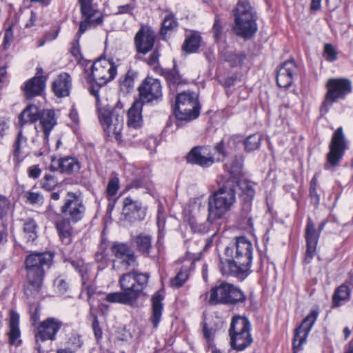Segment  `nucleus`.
Wrapping results in <instances>:
<instances>
[{
	"label": "nucleus",
	"instance_id": "b1692460",
	"mask_svg": "<svg viewBox=\"0 0 353 353\" xmlns=\"http://www.w3.org/2000/svg\"><path fill=\"white\" fill-rule=\"evenodd\" d=\"M50 170H59L62 173L77 172L80 169V163L77 159L73 157H65L63 158L56 159L52 157Z\"/></svg>",
	"mask_w": 353,
	"mask_h": 353
},
{
	"label": "nucleus",
	"instance_id": "a18cd8bd",
	"mask_svg": "<svg viewBox=\"0 0 353 353\" xmlns=\"http://www.w3.org/2000/svg\"><path fill=\"white\" fill-rule=\"evenodd\" d=\"M262 140V135L261 134H253L248 136L244 141L245 150L248 152H252L257 150Z\"/></svg>",
	"mask_w": 353,
	"mask_h": 353
},
{
	"label": "nucleus",
	"instance_id": "774afa93",
	"mask_svg": "<svg viewBox=\"0 0 353 353\" xmlns=\"http://www.w3.org/2000/svg\"><path fill=\"white\" fill-rule=\"evenodd\" d=\"M92 327L95 336L97 339L100 338L101 336L102 332L99 327V323L97 317H94V319L92 322Z\"/></svg>",
	"mask_w": 353,
	"mask_h": 353
},
{
	"label": "nucleus",
	"instance_id": "6e6d98bb",
	"mask_svg": "<svg viewBox=\"0 0 353 353\" xmlns=\"http://www.w3.org/2000/svg\"><path fill=\"white\" fill-rule=\"evenodd\" d=\"M119 188V180L117 177H114L111 179L107 186V194L108 196H114Z\"/></svg>",
	"mask_w": 353,
	"mask_h": 353
},
{
	"label": "nucleus",
	"instance_id": "69168bd1",
	"mask_svg": "<svg viewBox=\"0 0 353 353\" xmlns=\"http://www.w3.org/2000/svg\"><path fill=\"white\" fill-rule=\"evenodd\" d=\"M13 37H14L13 28H12V26L11 25L5 31L4 38H3V43L5 45L10 43L12 41Z\"/></svg>",
	"mask_w": 353,
	"mask_h": 353
},
{
	"label": "nucleus",
	"instance_id": "bb28decb",
	"mask_svg": "<svg viewBox=\"0 0 353 353\" xmlns=\"http://www.w3.org/2000/svg\"><path fill=\"white\" fill-rule=\"evenodd\" d=\"M39 119L43 132V143L47 146L48 137L52 130L57 125L55 112L52 110H43L41 112Z\"/></svg>",
	"mask_w": 353,
	"mask_h": 353
},
{
	"label": "nucleus",
	"instance_id": "49530a36",
	"mask_svg": "<svg viewBox=\"0 0 353 353\" xmlns=\"http://www.w3.org/2000/svg\"><path fill=\"white\" fill-rule=\"evenodd\" d=\"M178 26V22L172 14H167L163 21L161 34L165 35L169 31L174 30Z\"/></svg>",
	"mask_w": 353,
	"mask_h": 353
},
{
	"label": "nucleus",
	"instance_id": "3c124183",
	"mask_svg": "<svg viewBox=\"0 0 353 353\" xmlns=\"http://www.w3.org/2000/svg\"><path fill=\"white\" fill-rule=\"evenodd\" d=\"M26 202L32 205H42L44 199L43 195L40 192H34L28 191L25 193L24 195Z\"/></svg>",
	"mask_w": 353,
	"mask_h": 353
},
{
	"label": "nucleus",
	"instance_id": "5fc2aeb1",
	"mask_svg": "<svg viewBox=\"0 0 353 353\" xmlns=\"http://www.w3.org/2000/svg\"><path fill=\"white\" fill-rule=\"evenodd\" d=\"M323 56L328 61L332 62L337 58L336 52L332 45L327 43L324 46Z\"/></svg>",
	"mask_w": 353,
	"mask_h": 353
},
{
	"label": "nucleus",
	"instance_id": "f704fd0d",
	"mask_svg": "<svg viewBox=\"0 0 353 353\" xmlns=\"http://www.w3.org/2000/svg\"><path fill=\"white\" fill-rule=\"evenodd\" d=\"M119 284L123 292L131 294L136 302L139 296V290L136 288L133 272L123 274L119 279Z\"/></svg>",
	"mask_w": 353,
	"mask_h": 353
},
{
	"label": "nucleus",
	"instance_id": "864d4df0",
	"mask_svg": "<svg viewBox=\"0 0 353 353\" xmlns=\"http://www.w3.org/2000/svg\"><path fill=\"white\" fill-rule=\"evenodd\" d=\"M58 181L52 174H46L41 181L42 188L50 191L57 186Z\"/></svg>",
	"mask_w": 353,
	"mask_h": 353
},
{
	"label": "nucleus",
	"instance_id": "4468645a",
	"mask_svg": "<svg viewBox=\"0 0 353 353\" xmlns=\"http://www.w3.org/2000/svg\"><path fill=\"white\" fill-rule=\"evenodd\" d=\"M38 132L39 131L36 125H29L21 127L14 144V156L17 161H20L19 159L21 154L26 152V149L28 146L27 143L28 139H30L32 143H36V137Z\"/></svg>",
	"mask_w": 353,
	"mask_h": 353
},
{
	"label": "nucleus",
	"instance_id": "f03ea898",
	"mask_svg": "<svg viewBox=\"0 0 353 353\" xmlns=\"http://www.w3.org/2000/svg\"><path fill=\"white\" fill-rule=\"evenodd\" d=\"M235 185L230 181L208 198V221L212 223L229 212L236 201Z\"/></svg>",
	"mask_w": 353,
	"mask_h": 353
},
{
	"label": "nucleus",
	"instance_id": "79ce46f5",
	"mask_svg": "<svg viewBox=\"0 0 353 353\" xmlns=\"http://www.w3.org/2000/svg\"><path fill=\"white\" fill-rule=\"evenodd\" d=\"M244 293L237 287L229 284L228 294H227L226 304L235 305L245 301Z\"/></svg>",
	"mask_w": 353,
	"mask_h": 353
},
{
	"label": "nucleus",
	"instance_id": "7ed1b4c3",
	"mask_svg": "<svg viewBox=\"0 0 353 353\" xmlns=\"http://www.w3.org/2000/svg\"><path fill=\"white\" fill-rule=\"evenodd\" d=\"M90 92L96 98L99 119L105 134L108 137L119 141L123 128V111L112 109L108 105L100 107L99 90L92 88Z\"/></svg>",
	"mask_w": 353,
	"mask_h": 353
},
{
	"label": "nucleus",
	"instance_id": "4c0bfd02",
	"mask_svg": "<svg viewBox=\"0 0 353 353\" xmlns=\"http://www.w3.org/2000/svg\"><path fill=\"white\" fill-rule=\"evenodd\" d=\"M132 243L144 256H148L152 250V236L148 234H140L133 237Z\"/></svg>",
	"mask_w": 353,
	"mask_h": 353
},
{
	"label": "nucleus",
	"instance_id": "2eb2a0df",
	"mask_svg": "<svg viewBox=\"0 0 353 353\" xmlns=\"http://www.w3.org/2000/svg\"><path fill=\"white\" fill-rule=\"evenodd\" d=\"M325 223H322L319 226V231L315 229V225L311 219H307L305 228V238L306 241V251L304 261L310 263L313 259L316 252V245L320 236L321 230L323 229Z\"/></svg>",
	"mask_w": 353,
	"mask_h": 353
},
{
	"label": "nucleus",
	"instance_id": "603ef678",
	"mask_svg": "<svg viewBox=\"0 0 353 353\" xmlns=\"http://www.w3.org/2000/svg\"><path fill=\"white\" fill-rule=\"evenodd\" d=\"M188 279V272L187 270H181L176 276L170 281V285L175 288L181 287Z\"/></svg>",
	"mask_w": 353,
	"mask_h": 353
},
{
	"label": "nucleus",
	"instance_id": "c756f323",
	"mask_svg": "<svg viewBox=\"0 0 353 353\" xmlns=\"http://www.w3.org/2000/svg\"><path fill=\"white\" fill-rule=\"evenodd\" d=\"M143 102L136 100L128 112L127 125L130 128L138 129L143 123L142 119Z\"/></svg>",
	"mask_w": 353,
	"mask_h": 353
},
{
	"label": "nucleus",
	"instance_id": "39448f33",
	"mask_svg": "<svg viewBox=\"0 0 353 353\" xmlns=\"http://www.w3.org/2000/svg\"><path fill=\"white\" fill-rule=\"evenodd\" d=\"M326 93L320 108L322 115L327 114L332 105L341 100L352 92V83L347 79L331 78L326 83Z\"/></svg>",
	"mask_w": 353,
	"mask_h": 353
},
{
	"label": "nucleus",
	"instance_id": "ddd939ff",
	"mask_svg": "<svg viewBox=\"0 0 353 353\" xmlns=\"http://www.w3.org/2000/svg\"><path fill=\"white\" fill-rule=\"evenodd\" d=\"M111 251L123 270H134L138 266L134 251L126 243L115 242L111 247Z\"/></svg>",
	"mask_w": 353,
	"mask_h": 353
},
{
	"label": "nucleus",
	"instance_id": "bf43d9fd",
	"mask_svg": "<svg viewBox=\"0 0 353 353\" xmlns=\"http://www.w3.org/2000/svg\"><path fill=\"white\" fill-rule=\"evenodd\" d=\"M54 285L59 294L65 293L68 288V283L60 277L54 280Z\"/></svg>",
	"mask_w": 353,
	"mask_h": 353
},
{
	"label": "nucleus",
	"instance_id": "20e7f679",
	"mask_svg": "<svg viewBox=\"0 0 353 353\" xmlns=\"http://www.w3.org/2000/svg\"><path fill=\"white\" fill-rule=\"evenodd\" d=\"M233 14L235 34L245 39L252 38L258 30L257 16L254 8L248 1H240L234 9Z\"/></svg>",
	"mask_w": 353,
	"mask_h": 353
},
{
	"label": "nucleus",
	"instance_id": "4d7b16f0",
	"mask_svg": "<svg viewBox=\"0 0 353 353\" xmlns=\"http://www.w3.org/2000/svg\"><path fill=\"white\" fill-rule=\"evenodd\" d=\"M216 330L214 327H208V326L205 324L203 328V332L205 339L208 341V345H211L212 342L214 340V336L216 334Z\"/></svg>",
	"mask_w": 353,
	"mask_h": 353
},
{
	"label": "nucleus",
	"instance_id": "7c9ffc66",
	"mask_svg": "<svg viewBox=\"0 0 353 353\" xmlns=\"http://www.w3.org/2000/svg\"><path fill=\"white\" fill-rule=\"evenodd\" d=\"M199 208V205L194 204L192 210L185 209L184 211V219L189 223L193 232L205 233L208 230V228L205 224L199 222L198 216L195 212V210Z\"/></svg>",
	"mask_w": 353,
	"mask_h": 353
},
{
	"label": "nucleus",
	"instance_id": "e2e57ef3",
	"mask_svg": "<svg viewBox=\"0 0 353 353\" xmlns=\"http://www.w3.org/2000/svg\"><path fill=\"white\" fill-rule=\"evenodd\" d=\"M212 31L214 33V37L215 38V40L218 41V39L220 38V36H221V26L220 20L217 17H216V19H215V21H214V23L213 25V28H212Z\"/></svg>",
	"mask_w": 353,
	"mask_h": 353
},
{
	"label": "nucleus",
	"instance_id": "2f4dec72",
	"mask_svg": "<svg viewBox=\"0 0 353 353\" xmlns=\"http://www.w3.org/2000/svg\"><path fill=\"white\" fill-rule=\"evenodd\" d=\"M71 220L68 217L62 218L55 222L59 238L64 244H69L72 241V227Z\"/></svg>",
	"mask_w": 353,
	"mask_h": 353
},
{
	"label": "nucleus",
	"instance_id": "37998d69",
	"mask_svg": "<svg viewBox=\"0 0 353 353\" xmlns=\"http://www.w3.org/2000/svg\"><path fill=\"white\" fill-rule=\"evenodd\" d=\"M201 36L197 32H192L185 40L183 50L188 53L195 52L199 48Z\"/></svg>",
	"mask_w": 353,
	"mask_h": 353
},
{
	"label": "nucleus",
	"instance_id": "052dcab7",
	"mask_svg": "<svg viewBox=\"0 0 353 353\" xmlns=\"http://www.w3.org/2000/svg\"><path fill=\"white\" fill-rule=\"evenodd\" d=\"M9 201L8 200L0 195V218L5 216L9 209Z\"/></svg>",
	"mask_w": 353,
	"mask_h": 353
},
{
	"label": "nucleus",
	"instance_id": "680f3d73",
	"mask_svg": "<svg viewBox=\"0 0 353 353\" xmlns=\"http://www.w3.org/2000/svg\"><path fill=\"white\" fill-rule=\"evenodd\" d=\"M143 187H146L144 180L141 179H135L126 186V189L130 190L132 188H140Z\"/></svg>",
	"mask_w": 353,
	"mask_h": 353
},
{
	"label": "nucleus",
	"instance_id": "0e129e2a",
	"mask_svg": "<svg viewBox=\"0 0 353 353\" xmlns=\"http://www.w3.org/2000/svg\"><path fill=\"white\" fill-rule=\"evenodd\" d=\"M133 6L132 4H125L123 6H118L117 11L116 14H131L133 10Z\"/></svg>",
	"mask_w": 353,
	"mask_h": 353
},
{
	"label": "nucleus",
	"instance_id": "393cba45",
	"mask_svg": "<svg viewBox=\"0 0 353 353\" xmlns=\"http://www.w3.org/2000/svg\"><path fill=\"white\" fill-rule=\"evenodd\" d=\"M236 186L240 190L239 197L243 202V209L248 212L250 210L251 203L255 196V183L245 179L237 182Z\"/></svg>",
	"mask_w": 353,
	"mask_h": 353
},
{
	"label": "nucleus",
	"instance_id": "338daca9",
	"mask_svg": "<svg viewBox=\"0 0 353 353\" xmlns=\"http://www.w3.org/2000/svg\"><path fill=\"white\" fill-rule=\"evenodd\" d=\"M57 37V32L52 33V34H46L43 39L38 41L37 47H42L44 44L48 42L55 39Z\"/></svg>",
	"mask_w": 353,
	"mask_h": 353
},
{
	"label": "nucleus",
	"instance_id": "a878e982",
	"mask_svg": "<svg viewBox=\"0 0 353 353\" xmlns=\"http://www.w3.org/2000/svg\"><path fill=\"white\" fill-rule=\"evenodd\" d=\"M229 283H222L212 288L210 292L205 293L201 297L207 301L210 305L226 304Z\"/></svg>",
	"mask_w": 353,
	"mask_h": 353
},
{
	"label": "nucleus",
	"instance_id": "412c9836",
	"mask_svg": "<svg viewBox=\"0 0 353 353\" xmlns=\"http://www.w3.org/2000/svg\"><path fill=\"white\" fill-rule=\"evenodd\" d=\"M189 163L196 164L201 167H209L214 162V158L209 147L197 146L192 149L187 156Z\"/></svg>",
	"mask_w": 353,
	"mask_h": 353
},
{
	"label": "nucleus",
	"instance_id": "9b49d317",
	"mask_svg": "<svg viewBox=\"0 0 353 353\" xmlns=\"http://www.w3.org/2000/svg\"><path fill=\"white\" fill-rule=\"evenodd\" d=\"M116 74L117 67L112 61L105 58L99 59L92 65V78L100 87L112 81Z\"/></svg>",
	"mask_w": 353,
	"mask_h": 353
},
{
	"label": "nucleus",
	"instance_id": "f3484780",
	"mask_svg": "<svg viewBox=\"0 0 353 353\" xmlns=\"http://www.w3.org/2000/svg\"><path fill=\"white\" fill-rule=\"evenodd\" d=\"M61 326L62 322L59 319L53 317L46 319L37 327L35 334L37 342L55 340L56 335Z\"/></svg>",
	"mask_w": 353,
	"mask_h": 353
},
{
	"label": "nucleus",
	"instance_id": "72a5a7b5",
	"mask_svg": "<svg viewBox=\"0 0 353 353\" xmlns=\"http://www.w3.org/2000/svg\"><path fill=\"white\" fill-rule=\"evenodd\" d=\"M19 314L14 311H10V318H9V328L10 331L8 332L9 336V342L11 345H16L17 342H20V340H18L21 336V332L19 330Z\"/></svg>",
	"mask_w": 353,
	"mask_h": 353
},
{
	"label": "nucleus",
	"instance_id": "a19ab883",
	"mask_svg": "<svg viewBox=\"0 0 353 353\" xmlns=\"http://www.w3.org/2000/svg\"><path fill=\"white\" fill-rule=\"evenodd\" d=\"M28 283L24 288V293L27 297H37L39 295L41 289L43 279H27Z\"/></svg>",
	"mask_w": 353,
	"mask_h": 353
},
{
	"label": "nucleus",
	"instance_id": "473e14b6",
	"mask_svg": "<svg viewBox=\"0 0 353 353\" xmlns=\"http://www.w3.org/2000/svg\"><path fill=\"white\" fill-rule=\"evenodd\" d=\"M40 114L41 112L37 105H28L19 117L21 127L28 126L29 125H34L33 123L39 120Z\"/></svg>",
	"mask_w": 353,
	"mask_h": 353
},
{
	"label": "nucleus",
	"instance_id": "cd10ccee",
	"mask_svg": "<svg viewBox=\"0 0 353 353\" xmlns=\"http://www.w3.org/2000/svg\"><path fill=\"white\" fill-rule=\"evenodd\" d=\"M71 87L72 79L66 72L61 73L52 83V90L58 97L68 96Z\"/></svg>",
	"mask_w": 353,
	"mask_h": 353
},
{
	"label": "nucleus",
	"instance_id": "ea45409f",
	"mask_svg": "<svg viewBox=\"0 0 353 353\" xmlns=\"http://www.w3.org/2000/svg\"><path fill=\"white\" fill-rule=\"evenodd\" d=\"M221 54L225 61L228 62L232 67L241 65L246 58L244 53H236L232 50H225L221 52Z\"/></svg>",
	"mask_w": 353,
	"mask_h": 353
},
{
	"label": "nucleus",
	"instance_id": "de8ad7c7",
	"mask_svg": "<svg viewBox=\"0 0 353 353\" xmlns=\"http://www.w3.org/2000/svg\"><path fill=\"white\" fill-rule=\"evenodd\" d=\"M37 225L33 219H28L23 225V231L27 235V239L29 241H34L37 237Z\"/></svg>",
	"mask_w": 353,
	"mask_h": 353
},
{
	"label": "nucleus",
	"instance_id": "09e8293b",
	"mask_svg": "<svg viewBox=\"0 0 353 353\" xmlns=\"http://www.w3.org/2000/svg\"><path fill=\"white\" fill-rule=\"evenodd\" d=\"M132 272L134 278V283H136L137 289L139 290L140 295L142 291L148 285L150 275L148 273H138L135 272Z\"/></svg>",
	"mask_w": 353,
	"mask_h": 353
},
{
	"label": "nucleus",
	"instance_id": "0eeeda50",
	"mask_svg": "<svg viewBox=\"0 0 353 353\" xmlns=\"http://www.w3.org/2000/svg\"><path fill=\"white\" fill-rule=\"evenodd\" d=\"M175 105L174 112L180 120L191 121L200 114L199 97L196 92L185 91L179 93Z\"/></svg>",
	"mask_w": 353,
	"mask_h": 353
},
{
	"label": "nucleus",
	"instance_id": "aec40b11",
	"mask_svg": "<svg viewBox=\"0 0 353 353\" xmlns=\"http://www.w3.org/2000/svg\"><path fill=\"white\" fill-rule=\"evenodd\" d=\"M154 32L148 27H141L136 34L134 43L138 52L145 54L153 48Z\"/></svg>",
	"mask_w": 353,
	"mask_h": 353
},
{
	"label": "nucleus",
	"instance_id": "13d9d810",
	"mask_svg": "<svg viewBox=\"0 0 353 353\" xmlns=\"http://www.w3.org/2000/svg\"><path fill=\"white\" fill-rule=\"evenodd\" d=\"M120 87L121 90L128 92L134 87V79L128 74L121 81Z\"/></svg>",
	"mask_w": 353,
	"mask_h": 353
},
{
	"label": "nucleus",
	"instance_id": "58836bf2",
	"mask_svg": "<svg viewBox=\"0 0 353 353\" xmlns=\"http://www.w3.org/2000/svg\"><path fill=\"white\" fill-rule=\"evenodd\" d=\"M105 300L111 303H121L132 305L134 304V297L124 292H117L105 294Z\"/></svg>",
	"mask_w": 353,
	"mask_h": 353
},
{
	"label": "nucleus",
	"instance_id": "1a4fd4ad",
	"mask_svg": "<svg viewBox=\"0 0 353 353\" xmlns=\"http://www.w3.org/2000/svg\"><path fill=\"white\" fill-rule=\"evenodd\" d=\"M85 210L83 199L79 195L72 192L67 193L61 211L72 223H77L83 219Z\"/></svg>",
	"mask_w": 353,
	"mask_h": 353
},
{
	"label": "nucleus",
	"instance_id": "5701e85b",
	"mask_svg": "<svg viewBox=\"0 0 353 353\" xmlns=\"http://www.w3.org/2000/svg\"><path fill=\"white\" fill-rule=\"evenodd\" d=\"M71 265L81 274L83 289L86 291L88 300L90 305H92L93 304L92 299L97 294V293L96 292V287L94 285L89 283L90 272V266L88 265L83 264L82 262L74 261H72Z\"/></svg>",
	"mask_w": 353,
	"mask_h": 353
},
{
	"label": "nucleus",
	"instance_id": "423d86ee",
	"mask_svg": "<svg viewBox=\"0 0 353 353\" xmlns=\"http://www.w3.org/2000/svg\"><path fill=\"white\" fill-rule=\"evenodd\" d=\"M250 328V323L245 316L240 315L233 316L228 331L230 345L233 349L242 351L252 344L253 340Z\"/></svg>",
	"mask_w": 353,
	"mask_h": 353
},
{
	"label": "nucleus",
	"instance_id": "6e6552de",
	"mask_svg": "<svg viewBox=\"0 0 353 353\" xmlns=\"http://www.w3.org/2000/svg\"><path fill=\"white\" fill-rule=\"evenodd\" d=\"M53 256L48 252L32 253L27 256L25 261L27 279H43L45 266H50Z\"/></svg>",
	"mask_w": 353,
	"mask_h": 353
},
{
	"label": "nucleus",
	"instance_id": "6ab92c4d",
	"mask_svg": "<svg viewBox=\"0 0 353 353\" xmlns=\"http://www.w3.org/2000/svg\"><path fill=\"white\" fill-rule=\"evenodd\" d=\"M139 95L141 101L143 103H149L162 97L161 85L159 80L153 78H146L139 87Z\"/></svg>",
	"mask_w": 353,
	"mask_h": 353
},
{
	"label": "nucleus",
	"instance_id": "dca6fc26",
	"mask_svg": "<svg viewBox=\"0 0 353 353\" xmlns=\"http://www.w3.org/2000/svg\"><path fill=\"white\" fill-rule=\"evenodd\" d=\"M318 316V312L312 311L303 321L301 324L295 330L293 339L294 352L296 353L301 350L303 344L306 341L308 334L315 323Z\"/></svg>",
	"mask_w": 353,
	"mask_h": 353
},
{
	"label": "nucleus",
	"instance_id": "a211bd4d",
	"mask_svg": "<svg viewBox=\"0 0 353 353\" xmlns=\"http://www.w3.org/2000/svg\"><path fill=\"white\" fill-rule=\"evenodd\" d=\"M43 73L42 68H37L35 76L26 81L22 85L21 89L27 99L41 95L44 91L46 78L43 77Z\"/></svg>",
	"mask_w": 353,
	"mask_h": 353
},
{
	"label": "nucleus",
	"instance_id": "9d476101",
	"mask_svg": "<svg viewBox=\"0 0 353 353\" xmlns=\"http://www.w3.org/2000/svg\"><path fill=\"white\" fill-rule=\"evenodd\" d=\"M80 4L82 21L79 25L78 34L79 36L83 34L92 26H96L102 23L103 17L101 12L96 5L92 3V0H78Z\"/></svg>",
	"mask_w": 353,
	"mask_h": 353
},
{
	"label": "nucleus",
	"instance_id": "c9c22d12",
	"mask_svg": "<svg viewBox=\"0 0 353 353\" xmlns=\"http://www.w3.org/2000/svg\"><path fill=\"white\" fill-rule=\"evenodd\" d=\"M243 163L242 157H235L230 162L225 163V169L230 175L227 181H230L235 186L239 182L238 179L242 174Z\"/></svg>",
	"mask_w": 353,
	"mask_h": 353
},
{
	"label": "nucleus",
	"instance_id": "4be33fe9",
	"mask_svg": "<svg viewBox=\"0 0 353 353\" xmlns=\"http://www.w3.org/2000/svg\"><path fill=\"white\" fill-rule=\"evenodd\" d=\"M296 71L297 67L293 60L285 61L277 71V85L284 88L290 87L293 82V76Z\"/></svg>",
	"mask_w": 353,
	"mask_h": 353
},
{
	"label": "nucleus",
	"instance_id": "e433bc0d",
	"mask_svg": "<svg viewBox=\"0 0 353 353\" xmlns=\"http://www.w3.org/2000/svg\"><path fill=\"white\" fill-rule=\"evenodd\" d=\"M163 296L160 292H156L152 297V313L150 318L153 327L157 328L162 316Z\"/></svg>",
	"mask_w": 353,
	"mask_h": 353
},
{
	"label": "nucleus",
	"instance_id": "8fccbe9b",
	"mask_svg": "<svg viewBox=\"0 0 353 353\" xmlns=\"http://www.w3.org/2000/svg\"><path fill=\"white\" fill-rule=\"evenodd\" d=\"M83 345V341L81 336L79 334H73L68 338L65 347H69L72 350L76 352L78 350L81 348Z\"/></svg>",
	"mask_w": 353,
	"mask_h": 353
},
{
	"label": "nucleus",
	"instance_id": "c03bdc74",
	"mask_svg": "<svg viewBox=\"0 0 353 353\" xmlns=\"http://www.w3.org/2000/svg\"><path fill=\"white\" fill-rule=\"evenodd\" d=\"M350 295V288L345 285H340L334 292L332 296V307H338L343 301L348 300Z\"/></svg>",
	"mask_w": 353,
	"mask_h": 353
},
{
	"label": "nucleus",
	"instance_id": "f8f14e48",
	"mask_svg": "<svg viewBox=\"0 0 353 353\" xmlns=\"http://www.w3.org/2000/svg\"><path fill=\"white\" fill-rule=\"evenodd\" d=\"M347 148L343 128H339L334 133L329 145L330 152L327 154V163L325 169L336 166L341 160Z\"/></svg>",
	"mask_w": 353,
	"mask_h": 353
},
{
	"label": "nucleus",
	"instance_id": "c85d7f7f",
	"mask_svg": "<svg viewBox=\"0 0 353 353\" xmlns=\"http://www.w3.org/2000/svg\"><path fill=\"white\" fill-rule=\"evenodd\" d=\"M123 213L129 219L140 220L143 219L144 214L142 203L130 197H126L123 200Z\"/></svg>",
	"mask_w": 353,
	"mask_h": 353
},
{
	"label": "nucleus",
	"instance_id": "f257e3e1",
	"mask_svg": "<svg viewBox=\"0 0 353 353\" xmlns=\"http://www.w3.org/2000/svg\"><path fill=\"white\" fill-rule=\"evenodd\" d=\"M252 256V243L244 236L237 237L235 243L227 246L220 256V270L223 275L244 279L249 274Z\"/></svg>",
	"mask_w": 353,
	"mask_h": 353
}]
</instances>
